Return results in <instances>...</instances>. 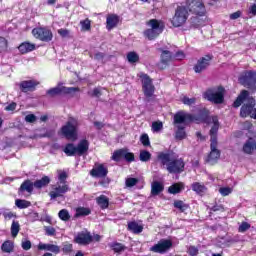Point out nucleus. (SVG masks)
Listing matches in <instances>:
<instances>
[{
    "label": "nucleus",
    "instance_id": "1",
    "mask_svg": "<svg viewBox=\"0 0 256 256\" xmlns=\"http://www.w3.org/2000/svg\"><path fill=\"white\" fill-rule=\"evenodd\" d=\"M157 160L160 161L161 167L166 169L171 175H179L185 171V161L183 158H177L173 150L158 152Z\"/></svg>",
    "mask_w": 256,
    "mask_h": 256
},
{
    "label": "nucleus",
    "instance_id": "2",
    "mask_svg": "<svg viewBox=\"0 0 256 256\" xmlns=\"http://www.w3.org/2000/svg\"><path fill=\"white\" fill-rule=\"evenodd\" d=\"M244 101H246V103L243 104ZM255 105V98L253 96H250L247 90H242L233 102L232 107H234V109H238V107H241L240 117H242V119H247V117H250L251 119H256Z\"/></svg>",
    "mask_w": 256,
    "mask_h": 256
},
{
    "label": "nucleus",
    "instance_id": "3",
    "mask_svg": "<svg viewBox=\"0 0 256 256\" xmlns=\"http://www.w3.org/2000/svg\"><path fill=\"white\" fill-rule=\"evenodd\" d=\"M185 7L188 13L193 15L190 18V27H193V29L203 27V25H205V19H203V17L207 15V8L203 0H186Z\"/></svg>",
    "mask_w": 256,
    "mask_h": 256
},
{
    "label": "nucleus",
    "instance_id": "4",
    "mask_svg": "<svg viewBox=\"0 0 256 256\" xmlns=\"http://www.w3.org/2000/svg\"><path fill=\"white\" fill-rule=\"evenodd\" d=\"M193 121H201V123H211V116L209 110L206 108L200 109L197 115L179 111L174 115V125H189Z\"/></svg>",
    "mask_w": 256,
    "mask_h": 256
},
{
    "label": "nucleus",
    "instance_id": "5",
    "mask_svg": "<svg viewBox=\"0 0 256 256\" xmlns=\"http://www.w3.org/2000/svg\"><path fill=\"white\" fill-rule=\"evenodd\" d=\"M59 135L68 141H77L79 139V119L68 118L65 125L60 128Z\"/></svg>",
    "mask_w": 256,
    "mask_h": 256
},
{
    "label": "nucleus",
    "instance_id": "6",
    "mask_svg": "<svg viewBox=\"0 0 256 256\" xmlns=\"http://www.w3.org/2000/svg\"><path fill=\"white\" fill-rule=\"evenodd\" d=\"M89 151V140L82 139L79 141L77 146L73 143H67L63 148V153L67 155V157H75L76 155L78 157H83V155H86Z\"/></svg>",
    "mask_w": 256,
    "mask_h": 256
},
{
    "label": "nucleus",
    "instance_id": "7",
    "mask_svg": "<svg viewBox=\"0 0 256 256\" xmlns=\"http://www.w3.org/2000/svg\"><path fill=\"white\" fill-rule=\"evenodd\" d=\"M146 25L150 28L144 31V37L149 39V41L157 39L165 31V22L163 20L150 19Z\"/></svg>",
    "mask_w": 256,
    "mask_h": 256
},
{
    "label": "nucleus",
    "instance_id": "8",
    "mask_svg": "<svg viewBox=\"0 0 256 256\" xmlns=\"http://www.w3.org/2000/svg\"><path fill=\"white\" fill-rule=\"evenodd\" d=\"M203 97L210 101V103H215V105H221L225 101V87L218 86L217 88H208L204 93Z\"/></svg>",
    "mask_w": 256,
    "mask_h": 256
},
{
    "label": "nucleus",
    "instance_id": "9",
    "mask_svg": "<svg viewBox=\"0 0 256 256\" xmlns=\"http://www.w3.org/2000/svg\"><path fill=\"white\" fill-rule=\"evenodd\" d=\"M189 19V11L186 6H177L174 12L173 17L170 19L172 27L179 28L183 27Z\"/></svg>",
    "mask_w": 256,
    "mask_h": 256
},
{
    "label": "nucleus",
    "instance_id": "10",
    "mask_svg": "<svg viewBox=\"0 0 256 256\" xmlns=\"http://www.w3.org/2000/svg\"><path fill=\"white\" fill-rule=\"evenodd\" d=\"M238 81L240 85L246 87V89H256V71L255 70H245L243 71Z\"/></svg>",
    "mask_w": 256,
    "mask_h": 256
},
{
    "label": "nucleus",
    "instance_id": "11",
    "mask_svg": "<svg viewBox=\"0 0 256 256\" xmlns=\"http://www.w3.org/2000/svg\"><path fill=\"white\" fill-rule=\"evenodd\" d=\"M34 39L42 41L43 43H50L53 41V31L47 26H40L32 29Z\"/></svg>",
    "mask_w": 256,
    "mask_h": 256
},
{
    "label": "nucleus",
    "instance_id": "12",
    "mask_svg": "<svg viewBox=\"0 0 256 256\" xmlns=\"http://www.w3.org/2000/svg\"><path fill=\"white\" fill-rule=\"evenodd\" d=\"M140 77L142 79V91L149 102L151 101V97L155 95V85H153V80L151 77H149V75L142 74Z\"/></svg>",
    "mask_w": 256,
    "mask_h": 256
},
{
    "label": "nucleus",
    "instance_id": "13",
    "mask_svg": "<svg viewBox=\"0 0 256 256\" xmlns=\"http://www.w3.org/2000/svg\"><path fill=\"white\" fill-rule=\"evenodd\" d=\"M77 91H80L79 87L56 86L47 90L46 95L53 98L59 95H71V93H76Z\"/></svg>",
    "mask_w": 256,
    "mask_h": 256
},
{
    "label": "nucleus",
    "instance_id": "14",
    "mask_svg": "<svg viewBox=\"0 0 256 256\" xmlns=\"http://www.w3.org/2000/svg\"><path fill=\"white\" fill-rule=\"evenodd\" d=\"M211 61H213V55L207 54L203 57H200L197 60V63L194 65L193 69L196 73H203V71H207L209 67H211Z\"/></svg>",
    "mask_w": 256,
    "mask_h": 256
},
{
    "label": "nucleus",
    "instance_id": "15",
    "mask_svg": "<svg viewBox=\"0 0 256 256\" xmlns=\"http://www.w3.org/2000/svg\"><path fill=\"white\" fill-rule=\"evenodd\" d=\"M161 51L160 62L157 64V68L163 71L169 67V63L174 60L173 52L169 50L159 49Z\"/></svg>",
    "mask_w": 256,
    "mask_h": 256
},
{
    "label": "nucleus",
    "instance_id": "16",
    "mask_svg": "<svg viewBox=\"0 0 256 256\" xmlns=\"http://www.w3.org/2000/svg\"><path fill=\"white\" fill-rule=\"evenodd\" d=\"M171 247H173V241L169 239H161L157 244L150 247V251H152V253H160V255H163L164 253H167Z\"/></svg>",
    "mask_w": 256,
    "mask_h": 256
},
{
    "label": "nucleus",
    "instance_id": "17",
    "mask_svg": "<svg viewBox=\"0 0 256 256\" xmlns=\"http://www.w3.org/2000/svg\"><path fill=\"white\" fill-rule=\"evenodd\" d=\"M90 175L96 179H105L109 175V168L105 164L95 163L94 167L90 170Z\"/></svg>",
    "mask_w": 256,
    "mask_h": 256
},
{
    "label": "nucleus",
    "instance_id": "18",
    "mask_svg": "<svg viewBox=\"0 0 256 256\" xmlns=\"http://www.w3.org/2000/svg\"><path fill=\"white\" fill-rule=\"evenodd\" d=\"M74 243L84 246L91 245V243H93V235H91V232L89 231L78 232L74 237Z\"/></svg>",
    "mask_w": 256,
    "mask_h": 256
},
{
    "label": "nucleus",
    "instance_id": "19",
    "mask_svg": "<svg viewBox=\"0 0 256 256\" xmlns=\"http://www.w3.org/2000/svg\"><path fill=\"white\" fill-rule=\"evenodd\" d=\"M40 82L37 80H24L19 83V89L22 93H33L37 91V87Z\"/></svg>",
    "mask_w": 256,
    "mask_h": 256
},
{
    "label": "nucleus",
    "instance_id": "20",
    "mask_svg": "<svg viewBox=\"0 0 256 256\" xmlns=\"http://www.w3.org/2000/svg\"><path fill=\"white\" fill-rule=\"evenodd\" d=\"M217 145L218 142H211L210 143V153L207 156V163H217V161H219V158L221 157V151H219V149H217Z\"/></svg>",
    "mask_w": 256,
    "mask_h": 256
},
{
    "label": "nucleus",
    "instance_id": "21",
    "mask_svg": "<svg viewBox=\"0 0 256 256\" xmlns=\"http://www.w3.org/2000/svg\"><path fill=\"white\" fill-rule=\"evenodd\" d=\"M35 189L33 181L30 179L24 180L20 187L18 188V195H25V193H28V195H33V191Z\"/></svg>",
    "mask_w": 256,
    "mask_h": 256
},
{
    "label": "nucleus",
    "instance_id": "22",
    "mask_svg": "<svg viewBox=\"0 0 256 256\" xmlns=\"http://www.w3.org/2000/svg\"><path fill=\"white\" fill-rule=\"evenodd\" d=\"M68 191H71L69 185H58L55 188H53L52 191L49 192V197L50 199H57V197H63V195H65V193H67Z\"/></svg>",
    "mask_w": 256,
    "mask_h": 256
},
{
    "label": "nucleus",
    "instance_id": "23",
    "mask_svg": "<svg viewBox=\"0 0 256 256\" xmlns=\"http://www.w3.org/2000/svg\"><path fill=\"white\" fill-rule=\"evenodd\" d=\"M38 251H50V253H54V255H59L61 253V247L55 244H45L43 242H40L37 245Z\"/></svg>",
    "mask_w": 256,
    "mask_h": 256
},
{
    "label": "nucleus",
    "instance_id": "24",
    "mask_svg": "<svg viewBox=\"0 0 256 256\" xmlns=\"http://www.w3.org/2000/svg\"><path fill=\"white\" fill-rule=\"evenodd\" d=\"M213 126L210 129V143L217 142V133H219V117L212 116Z\"/></svg>",
    "mask_w": 256,
    "mask_h": 256
},
{
    "label": "nucleus",
    "instance_id": "25",
    "mask_svg": "<svg viewBox=\"0 0 256 256\" xmlns=\"http://www.w3.org/2000/svg\"><path fill=\"white\" fill-rule=\"evenodd\" d=\"M243 153L246 155H253L256 151V141L253 138H248V140L244 143L242 148Z\"/></svg>",
    "mask_w": 256,
    "mask_h": 256
},
{
    "label": "nucleus",
    "instance_id": "26",
    "mask_svg": "<svg viewBox=\"0 0 256 256\" xmlns=\"http://www.w3.org/2000/svg\"><path fill=\"white\" fill-rule=\"evenodd\" d=\"M119 25V15L117 14H108L106 17V29L111 31Z\"/></svg>",
    "mask_w": 256,
    "mask_h": 256
},
{
    "label": "nucleus",
    "instance_id": "27",
    "mask_svg": "<svg viewBox=\"0 0 256 256\" xmlns=\"http://www.w3.org/2000/svg\"><path fill=\"white\" fill-rule=\"evenodd\" d=\"M36 46L34 43L31 42H22L18 46V51L21 53V55H27V53H31V51H35Z\"/></svg>",
    "mask_w": 256,
    "mask_h": 256
},
{
    "label": "nucleus",
    "instance_id": "28",
    "mask_svg": "<svg viewBox=\"0 0 256 256\" xmlns=\"http://www.w3.org/2000/svg\"><path fill=\"white\" fill-rule=\"evenodd\" d=\"M165 191V186L163 183L159 181H154L151 184V195L152 197H157L160 193H163Z\"/></svg>",
    "mask_w": 256,
    "mask_h": 256
},
{
    "label": "nucleus",
    "instance_id": "29",
    "mask_svg": "<svg viewBox=\"0 0 256 256\" xmlns=\"http://www.w3.org/2000/svg\"><path fill=\"white\" fill-rule=\"evenodd\" d=\"M33 183L35 189H43V187H47V185L51 183V178H49V176H43L41 179H38Z\"/></svg>",
    "mask_w": 256,
    "mask_h": 256
},
{
    "label": "nucleus",
    "instance_id": "30",
    "mask_svg": "<svg viewBox=\"0 0 256 256\" xmlns=\"http://www.w3.org/2000/svg\"><path fill=\"white\" fill-rule=\"evenodd\" d=\"M124 157H125V148H120L113 152L111 156V160L115 161V163H119L123 161Z\"/></svg>",
    "mask_w": 256,
    "mask_h": 256
},
{
    "label": "nucleus",
    "instance_id": "31",
    "mask_svg": "<svg viewBox=\"0 0 256 256\" xmlns=\"http://www.w3.org/2000/svg\"><path fill=\"white\" fill-rule=\"evenodd\" d=\"M183 189H185V185H183V183H174L168 188V193H170V195H177L181 193Z\"/></svg>",
    "mask_w": 256,
    "mask_h": 256
},
{
    "label": "nucleus",
    "instance_id": "32",
    "mask_svg": "<svg viewBox=\"0 0 256 256\" xmlns=\"http://www.w3.org/2000/svg\"><path fill=\"white\" fill-rule=\"evenodd\" d=\"M96 203L100 209H109V198L105 195H100L96 198Z\"/></svg>",
    "mask_w": 256,
    "mask_h": 256
},
{
    "label": "nucleus",
    "instance_id": "33",
    "mask_svg": "<svg viewBox=\"0 0 256 256\" xmlns=\"http://www.w3.org/2000/svg\"><path fill=\"white\" fill-rule=\"evenodd\" d=\"M2 253H13L15 251V243L11 240H6L1 245Z\"/></svg>",
    "mask_w": 256,
    "mask_h": 256
},
{
    "label": "nucleus",
    "instance_id": "34",
    "mask_svg": "<svg viewBox=\"0 0 256 256\" xmlns=\"http://www.w3.org/2000/svg\"><path fill=\"white\" fill-rule=\"evenodd\" d=\"M191 189L197 193V195H203V193L207 191V186H205V184H201L200 182H194L191 185Z\"/></svg>",
    "mask_w": 256,
    "mask_h": 256
},
{
    "label": "nucleus",
    "instance_id": "35",
    "mask_svg": "<svg viewBox=\"0 0 256 256\" xmlns=\"http://www.w3.org/2000/svg\"><path fill=\"white\" fill-rule=\"evenodd\" d=\"M109 247L112 251H114V253H123V251L127 250V246L117 241L110 243Z\"/></svg>",
    "mask_w": 256,
    "mask_h": 256
},
{
    "label": "nucleus",
    "instance_id": "36",
    "mask_svg": "<svg viewBox=\"0 0 256 256\" xmlns=\"http://www.w3.org/2000/svg\"><path fill=\"white\" fill-rule=\"evenodd\" d=\"M128 231L138 235L139 233H143V226L139 225L135 221H132L128 223Z\"/></svg>",
    "mask_w": 256,
    "mask_h": 256
},
{
    "label": "nucleus",
    "instance_id": "37",
    "mask_svg": "<svg viewBox=\"0 0 256 256\" xmlns=\"http://www.w3.org/2000/svg\"><path fill=\"white\" fill-rule=\"evenodd\" d=\"M175 209H179L180 213H185L189 209V204H185L183 200H175L173 203Z\"/></svg>",
    "mask_w": 256,
    "mask_h": 256
},
{
    "label": "nucleus",
    "instance_id": "38",
    "mask_svg": "<svg viewBox=\"0 0 256 256\" xmlns=\"http://www.w3.org/2000/svg\"><path fill=\"white\" fill-rule=\"evenodd\" d=\"M126 58L129 63H139V54L135 51L128 52Z\"/></svg>",
    "mask_w": 256,
    "mask_h": 256
},
{
    "label": "nucleus",
    "instance_id": "39",
    "mask_svg": "<svg viewBox=\"0 0 256 256\" xmlns=\"http://www.w3.org/2000/svg\"><path fill=\"white\" fill-rule=\"evenodd\" d=\"M91 215V209L85 207H79L76 209L75 217H87Z\"/></svg>",
    "mask_w": 256,
    "mask_h": 256
},
{
    "label": "nucleus",
    "instance_id": "40",
    "mask_svg": "<svg viewBox=\"0 0 256 256\" xmlns=\"http://www.w3.org/2000/svg\"><path fill=\"white\" fill-rule=\"evenodd\" d=\"M187 137V132H185V126L178 125L176 130V139L180 141Z\"/></svg>",
    "mask_w": 256,
    "mask_h": 256
},
{
    "label": "nucleus",
    "instance_id": "41",
    "mask_svg": "<svg viewBox=\"0 0 256 256\" xmlns=\"http://www.w3.org/2000/svg\"><path fill=\"white\" fill-rule=\"evenodd\" d=\"M15 205L18 207V209H27L28 207H31V203L23 199H16Z\"/></svg>",
    "mask_w": 256,
    "mask_h": 256
},
{
    "label": "nucleus",
    "instance_id": "42",
    "mask_svg": "<svg viewBox=\"0 0 256 256\" xmlns=\"http://www.w3.org/2000/svg\"><path fill=\"white\" fill-rule=\"evenodd\" d=\"M139 159L140 161H142V163H147V161H151V152L147 150H141Z\"/></svg>",
    "mask_w": 256,
    "mask_h": 256
},
{
    "label": "nucleus",
    "instance_id": "43",
    "mask_svg": "<svg viewBox=\"0 0 256 256\" xmlns=\"http://www.w3.org/2000/svg\"><path fill=\"white\" fill-rule=\"evenodd\" d=\"M10 229L12 237H17V235H19V231H21V226L19 225V222L13 221Z\"/></svg>",
    "mask_w": 256,
    "mask_h": 256
},
{
    "label": "nucleus",
    "instance_id": "44",
    "mask_svg": "<svg viewBox=\"0 0 256 256\" xmlns=\"http://www.w3.org/2000/svg\"><path fill=\"white\" fill-rule=\"evenodd\" d=\"M9 49V41L5 37L0 36V53H5Z\"/></svg>",
    "mask_w": 256,
    "mask_h": 256
},
{
    "label": "nucleus",
    "instance_id": "45",
    "mask_svg": "<svg viewBox=\"0 0 256 256\" xmlns=\"http://www.w3.org/2000/svg\"><path fill=\"white\" fill-rule=\"evenodd\" d=\"M124 160L127 163H133V161H135V154L133 152H129V149L125 148V150H124Z\"/></svg>",
    "mask_w": 256,
    "mask_h": 256
},
{
    "label": "nucleus",
    "instance_id": "46",
    "mask_svg": "<svg viewBox=\"0 0 256 256\" xmlns=\"http://www.w3.org/2000/svg\"><path fill=\"white\" fill-rule=\"evenodd\" d=\"M58 217L61 221H69L71 219V215H69V211H67V209L60 210Z\"/></svg>",
    "mask_w": 256,
    "mask_h": 256
},
{
    "label": "nucleus",
    "instance_id": "47",
    "mask_svg": "<svg viewBox=\"0 0 256 256\" xmlns=\"http://www.w3.org/2000/svg\"><path fill=\"white\" fill-rule=\"evenodd\" d=\"M81 31H89L91 29V20L86 18L85 20L80 21Z\"/></svg>",
    "mask_w": 256,
    "mask_h": 256
},
{
    "label": "nucleus",
    "instance_id": "48",
    "mask_svg": "<svg viewBox=\"0 0 256 256\" xmlns=\"http://www.w3.org/2000/svg\"><path fill=\"white\" fill-rule=\"evenodd\" d=\"M62 251L65 255H69V253L73 252V244L69 242H64L62 244Z\"/></svg>",
    "mask_w": 256,
    "mask_h": 256
},
{
    "label": "nucleus",
    "instance_id": "49",
    "mask_svg": "<svg viewBox=\"0 0 256 256\" xmlns=\"http://www.w3.org/2000/svg\"><path fill=\"white\" fill-rule=\"evenodd\" d=\"M140 142L144 147H151V140H149V135L147 133L140 136Z\"/></svg>",
    "mask_w": 256,
    "mask_h": 256
},
{
    "label": "nucleus",
    "instance_id": "50",
    "mask_svg": "<svg viewBox=\"0 0 256 256\" xmlns=\"http://www.w3.org/2000/svg\"><path fill=\"white\" fill-rule=\"evenodd\" d=\"M210 211H213L214 213H225V206L223 204H217V202H215V204L210 208Z\"/></svg>",
    "mask_w": 256,
    "mask_h": 256
},
{
    "label": "nucleus",
    "instance_id": "51",
    "mask_svg": "<svg viewBox=\"0 0 256 256\" xmlns=\"http://www.w3.org/2000/svg\"><path fill=\"white\" fill-rule=\"evenodd\" d=\"M44 231L48 237H55L57 235V230L53 226H44Z\"/></svg>",
    "mask_w": 256,
    "mask_h": 256
},
{
    "label": "nucleus",
    "instance_id": "52",
    "mask_svg": "<svg viewBox=\"0 0 256 256\" xmlns=\"http://www.w3.org/2000/svg\"><path fill=\"white\" fill-rule=\"evenodd\" d=\"M88 95L89 97H101V95H103V93L101 92V88L100 87H95L93 89V91H88Z\"/></svg>",
    "mask_w": 256,
    "mask_h": 256
},
{
    "label": "nucleus",
    "instance_id": "53",
    "mask_svg": "<svg viewBox=\"0 0 256 256\" xmlns=\"http://www.w3.org/2000/svg\"><path fill=\"white\" fill-rule=\"evenodd\" d=\"M161 129H163V122L155 121L152 123V131L154 133H159V131H161Z\"/></svg>",
    "mask_w": 256,
    "mask_h": 256
},
{
    "label": "nucleus",
    "instance_id": "54",
    "mask_svg": "<svg viewBox=\"0 0 256 256\" xmlns=\"http://www.w3.org/2000/svg\"><path fill=\"white\" fill-rule=\"evenodd\" d=\"M219 193L222 195V197H227L228 195H231L233 193V189L230 187H221L219 189Z\"/></svg>",
    "mask_w": 256,
    "mask_h": 256
},
{
    "label": "nucleus",
    "instance_id": "55",
    "mask_svg": "<svg viewBox=\"0 0 256 256\" xmlns=\"http://www.w3.org/2000/svg\"><path fill=\"white\" fill-rule=\"evenodd\" d=\"M251 229V224L248 222H242L238 228L239 233H245V231H249Z\"/></svg>",
    "mask_w": 256,
    "mask_h": 256
},
{
    "label": "nucleus",
    "instance_id": "56",
    "mask_svg": "<svg viewBox=\"0 0 256 256\" xmlns=\"http://www.w3.org/2000/svg\"><path fill=\"white\" fill-rule=\"evenodd\" d=\"M126 187H135L139 183V179L137 178H127L126 181Z\"/></svg>",
    "mask_w": 256,
    "mask_h": 256
},
{
    "label": "nucleus",
    "instance_id": "57",
    "mask_svg": "<svg viewBox=\"0 0 256 256\" xmlns=\"http://www.w3.org/2000/svg\"><path fill=\"white\" fill-rule=\"evenodd\" d=\"M196 101H197L196 98H189L187 96H184L182 98V103H184V105H189V106L195 105Z\"/></svg>",
    "mask_w": 256,
    "mask_h": 256
},
{
    "label": "nucleus",
    "instance_id": "58",
    "mask_svg": "<svg viewBox=\"0 0 256 256\" xmlns=\"http://www.w3.org/2000/svg\"><path fill=\"white\" fill-rule=\"evenodd\" d=\"M188 255L190 256H198L199 255V249L195 246H189L188 248Z\"/></svg>",
    "mask_w": 256,
    "mask_h": 256
},
{
    "label": "nucleus",
    "instance_id": "59",
    "mask_svg": "<svg viewBox=\"0 0 256 256\" xmlns=\"http://www.w3.org/2000/svg\"><path fill=\"white\" fill-rule=\"evenodd\" d=\"M21 247L24 251H29L33 245L31 244L30 240H24L21 243Z\"/></svg>",
    "mask_w": 256,
    "mask_h": 256
},
{
    "label": "nucleus",
    "instance_id": "60",
    "mask_svg": "<svg viewBox=\"0 0 256 256\" xmlns=\"http://www.w3.org/2000/svg\"><path fill=\"white\" fill-rule=\"evenodd\" d=\"M176 61H183L185 59V53L183 51H178L173 55Z\"/></svg>",
    "mask_w": 256,
    "mask_h": 256
},
{
    "label": "nucleus",
    "instance_id": "61",
    "mask_svg": "<svg viewBox=\"0 0 256 256\" xmlns=\"http://www.w3.org/2000/svg\"><path fill=\"white\" fill-rule=\"evenodd\" d=\"M25 121L26 123H35V121H37V116H35L34 114H28L25 117Z\"/></svg>",
    "mask_w": 256,
    "mask_h": 256
},
{
    "label": "nucleus",
    "instance_id": "62",
    "mask_svg": "<svg viewBox=\"0 0 256 256\" xmlns=\"http://www.w3.org/2000/svg\"><path fill=\"white\" fill-rule=\"evenodd\" d=\"M67 172H61L60 174H59V176H58V179H59V181H60V183H63V184H65L66 183V181H67Z\"/></svg>",
    "mask_w": 256,
    "mask_h": 256
},
{
    "label": "nucleus",
    "instance_id": "63",
    "mask_svg": "<svg viewBox=\"0 0 256 256\" xmlns=\"http://www.w3.org/2000/svg\"><path fill=\"white\" fill-rule=\"evenodd\" d=\"M16 109H17V104L15 102H12L5 107V111H15Z\"/></svg>",
    "mask_w": 256,
    "mask_h": 256
},
{
    "label": "nucleus",
    "instance_id": "64",
    "mask_svg": "<svg viewBox=\"0 0 256 256\" xmlns=\"http://www.w3.org/2000/svg\"><path fill=\"white\" fill-rule=\"evenodd\" d=\"M239 17H241V11L240 10L230 14V19L232 21H235V19H239Z\"/></svg>",
    "mask_w": 256,
    "mask_h": 256
}]
</instances>
